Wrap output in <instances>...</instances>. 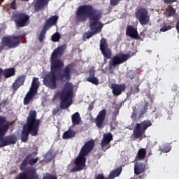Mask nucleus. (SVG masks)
Returning a JSON list of instances; mask_svg holds the SVG:
<instances>
[{"instance_id": "1", "label": "nucleus", "mask_w": 179, "mask_h": 179, "mask_svg": "<svg viewBox=\"0 0 179 179\" xmlns=\"http://www.w3.org/2000/svg\"><path fill=\"white\" fill-rule=\"evenodd\" d=\"M64 55V48L59 46L55 49L51 54L50 57V72L45 76L43 78V85L49 89H57V80H71V74L72 69L75 67V63L72 62L69 65L66 66L63 73H60L61 71L64 68V62L58 59L61 58Z\"/></svg>"}, {"instance_id": "2", "label": "nucleus", "mask_w": 179, "mask_h": 179, "mask_svg": "<svg viewBox=\"0 0 179 179\" xmlns=\"http://www.w3.org/2000/svg\"><path fill=\"white\" fill-rule=\"evenodd\" d=\"M103 16V12L100 10L93 8V6L84 4L80 6L76 12V22H86L89 19L90 29L91 32H87L84 34V38H90L92 36L101 31L103 25L100 19Z\"/></svg>"}, {"instance_id": "3", "label": "nucleus", "mask_w": 179, "mask_h": 179, "mask_svg": "<svg viewBox=\"0 0 179 179\" xmlns=\"http://www.w3.org/2000/svg\"><path fill=\"white\" fill-rule=\"evenodd\" d=\"M37 118L36 110H30L27 118V123L23 127V142H27L29 135L37 136L40 130V120Z\"/></svg>"}, {"instance_id": "4", "label": "nucleus", "mask_w": 179, "mask_h": 179, "mask_svg": "<svg viewBox=\"0 0 179 179\" xmlns=\"http://www.w3.org/2000/svg\"><path fill=\"white\" fill-rule=\"evenodd\" d=\"M94 148V140H90L85 143L81 148L78 157L74 160L76 167L70 170V173H76V171H82L86 166V156Z\"/></svg>"}, {"instance_id": "5", "label": "nucleus", "mask_w": 179, "mask_h": 179, "mask_svg": "<svg viewBox=\"0 0 179 179\" xmlns=\"http://www.w3.org/2000/svg\"><path fill=\"white\" fill-rule=\"evenodd\" d=\"M37 156V152L34 151L31 154H29L23 160V179H40L37 171L34 167H29L24 170V168L29 164V166H34L38 162L39 158ZM35 157V158H34Z\"/></svg>"}, {"instance_id": "6", "label": "nucleus", "mask_w": 179, "mask_h": 179, "mask_svg": "<svg viewBox=\"0 0 179 179\" xmlns=\"http://www.w3.org/2000/svg\"><path fill=\"white\" fill-rule=\"evenodd\" d=\"M10 122L6 120L4 116H0V148H5L9 145H15L17 138L15 135L6 136V132L9 129ZM3 136H5L3 138Z\"/></svg>"}, {"instance_id": "7", "label": "nucleus", "mask_w": 179, "mask_h": 179, "mask_svg": "<svg viewBox=\"0 0 179 179\" xmlns=\"http://www.w3.org/2000/svg\"><path fill=\"white\" fill-rule=\"evenodd\" d=\"M72 97H73V85L67 82L64 84L63 90L60 94V108L65 110L72 104Z\"/></svg>"}, {"instance_id": "8", "label": "nucleus", "mask_w": 179, "mask_h": 179, "mask_svg": "<svg viewBox=\"0 0 179 179\" xmlns=\"http://www.w3.org/2000/svg\"><path fill=\"white\" fill-rule=\"evenodd\" d=\"M136 54V52L129 51L127 53H120L113 58L108 62V71L110 73H113L114 69L118 66V65H121V64H124V62L128 61L129 58H132L134 55Z\"/></svg>"}, {"instance_id": "9", "label": "nucleus", "mask_w": 179, "mask_h": 179, "mask_svg": "<svg viewBox=\"0 0 179 179\" xmlns=\"http://www.w3.org/2000/svg\"><path fill=\"white\" fill-rule=\"evenodd\" d=\"M152 121L149 120L137 123L133 130V138L142 141V139H143V134L146 133V129H148L149 127H152Z\"/></svg>"}, {"instance_id": "10", "label": "nucleus", "mask_w": 179, "mask_h": 179, "mask_svg": "<svg viewBox=\"0 0 179 179\" xmlns=\"http://www.w3.org/2000/svg\"><path fill=\"white\" fill-rule=\"evenodd\" d=\"M1 44L2 45H0V52H2L3 47H7L9 50L16 48L20 44V36H4L1 39Z\"/></svg>"}, {"instance_id": "11", "label": "nucleus", "mask_w": 179, "mask_h": 179, "mask_svg": "<svg viewBox=\"0 0 179 179\" xmlns=\"http://www.w3.org/2000/svg\"><path fill=\"white\" fill-rule=\"evenodd\" d=\"M40 87V81H38V78L34 77L33 78L31 87L29 91L26 94L25 97L24 98V104L27 106L30 103V101L33 100L37 94V91Z\"/></svg>"}, {"instance_id": "12", "label": "nucleus", "mask_w": 179, "mask_h": 179, "mask_svg": "<svg viewBox=\"0 0 179 179\" xmlns=\"http://www.w3.org/2000/svg\"><path fill=\"white\" fill-rule=\"evenodd\" d=\"M135 17L138 20L141 26H146L150 22V15L148 9L141 7L138 8L135 13Z\"/></svg>"}, {"instance_id": "13", "label": "nucleus", "mask_w": 179, "mask_h": 179, "mask_svg": "<svg viewBox=\"0 0 179 179\" xmlns=\"http://www.w3.org/2000/svg\"><path fill=\"white\" fill-rule=\"evenodd\" d=\"M99 49L102 55H103L104 64H107V59H111V55H113V53L111 50L108 48L107 39L105 38H102L100 40Z\"/></svg>"}, {"instance_id": "14", "label": "nucleus", "mask_w": 179, "mask_h": 179, "mask_svg": "<svg viewBox=\"0 0 179 179\" xmlns=\"http://www.w3.org/2000/svg\"><path fill=\"white\" fill-rule=\"evenodd\" d=\"M149 108V102L148 101H145V104L140 110V113L138 115V109H136V107L133 108V112L131 116V120L133 121H139L141 118H142V116L145 115V113H148V108Z\"/></svg>"}, {"instance_id": "15", "label": "nucleus", "mask_w": 179, "mask_h": 179, "mask_svg": "<svg viewBox=\"0 0 179 179\" xmlns=\"http://www.w3.org/2000/svg\"><path fill=\"white\" fill-rule=\"evenodd\" d=\"M107 115V110L102 109L99 111L96 117L95 118V124L97 128H104V121H106V116Z\"/></svg>"}, {"instance_id": "16", "label": "nucleus", "mask_w": 179, "mask_h": 179, "mask_svg": "<svg viewBox=\"0 0 179 179\" xmlns=\"http://www.w3.org/2000/svg\"><path fill=\"white\" fill-rule=\"evenodd\" d=\"M110 89H112V93L113 96H120L122 94V92H125L127 85L125 84H111Z\"/></svg>"}, {"instance_id": "17", "label": "nucleus", "mask_w": 179, "mask_h": 179, "mask_svg": "<svg viewBox=\"0 0 179 179\" xmlns=\"http://www.w3.org/2000/svg\"><path fill=\"white\" fill-rule=\"evenodd\" d=\"M15 75H16V70L15 68L3 69L0 67V82L2 80V76H3L5 79H9V78H12V76H15Z\"/></svg>"}, {"instance_id": "18", "label": "nucleus", "mask_w": 179, "mask_h": 179, "mask_svg": "<svg viewBox=\"0 0 179 179\" xmlns=\"http://www.w3.org/2000/svg\"><path fill=\"white\" fill-rule=\"evenodd\" d=\"M12 19L17 27H23V13L13 12Z\"/></svg>"}, {"instance_id": "19", "label": "nucleus", "mask_w": 179, "mask_h": 179, "mask_svg": "<svg viewBox=\"0 0 179 179\" xmlns=\"http://www.w3.org/2000/svg\"><path fill=\"white\" fill-rule=\"evenodd\" d=\"M89 76L87 78V82H90V83H92V85H95L97 86L99 85V78L95 77L96 71L94 70V67H92L90 69Z\"/></svg>"}, {"instance_id": "20", "label": "nucleus", "mask_w": 179, "mask_h": 179, "mask_svg": "<svg viewBox=\"0 0 179 179\" xmlns=\"http://www.w3.org/2000/svg\"><path fill=\"white\" fill-rule=\"evenodd\" d=\"M126 34L131 37V38H135L136 40H139L141 36L138 34V30L132 27L131 25H128L126 29Z\"/></svg>"}, {"instance_id": "21", "label": "nucleus", "mask_w": 179, "mask_h": 179, "mask_svg": "<svg viewBox=\"0 0 179 179\" xmlns=\"http://www.w3.org/2000/svg\"><path fill=\"white\" fill-rule=\"evenodd\" d=\"M48 2L50 0H36L34 4L35 12H40V10L45 9V6H48Z\"/></svg>"}, {"instance_id": "22", "label": "nucleus", "mask_w": 179, "mask_h": 179, "mask_svg": "<svg viewBox=\"0 0 179 179\" xmlns=\"http://www.w3.org/2000/svg\"><path fill=\"white\" fill-rule=\"evenodd\" d=\"M58 19H59V17L58 15H52L45 22L43 25V27L48 29H51L52 26H55V24H57V22H58Z\"/></svg>"}, {"instance_id": "23", "label": "nucleus", "mask_w": 179, "mask_h": 179, "mask_svg": "<svg viewBox=\"0 0 179 179\" xmlns=\"http://www.w3.org/2000/svg\"><path fill=\"white\" fill-rule=\"evenodd\" d=\"M146 171V164L143 162H136L134 164V174L139 176Z\"/></svg>"}, {"instance_id": "24", "label": "nucleus", "mask_w": 179, "mask_h": 179, "mask_svg": "<svg viewBox=\"0 0 179 179\" xmlns=\"http://www.w3.org/2000/svg\"><path fill=\"white\" fill-rule=\"evenodd\" d=\"M113 141V134L111 133H106L103 134V137L101 142V149H104L107 145H110V142Z\"/></svg>"}, {"instance_id": "25", "label": "nucleus", "mask_w": 179, "mask_h": 179, "mask_svg": "<svg viewBox=\"0 0 179 179\" xmlns=\"http://www.w3.org/2000/svg\"><path fill=\"white\" fill-rule=\"evenodd\" d=\"M23 85V76L17 78L12 85L13 93L15 94L20 86Z\"/></svg>"}, {"instance_id": "26", "label": "nucleus", "mask_w": 179, "mask_h": 179, "mask_svg": "<svg viewBox=\"0 0 179 179\" xmlns=\"http://www.w3.org/2000/svg\"><path fill=\"white\" fill-rule=\"evenodd\" d=\"M76 136V131L69 128L67 131H64L62 135V139H72Z\"/></svg>"}, {"instance_id": "27", "label": "nucleus", "mask_w": 179, "mask_h": 179, "mask_svg": "<svg viewBox=\"0 0 179 179\" xmlns=\"http://www.w3.org/2000/svg\"><path fill=\"white\" fill-rule=\"evenodd\" d=\"M81 121L82 119L80 118V114H79L78 112H76L71 115V122L73 127L80 125Z\"/></svg>"}, {"instance_id": "28", "label": "nucleus", "mask_w": 179, "mask_h": 179, "mask_svg": "<svg viewBox=\"0 0 179 179\" xmlns=\"http://www.w3.org/2000/svg\"><path fill=\"white\" fill-rule=\"evenodd\" d=\"M122 169L117 168L112 171L108 176V179H115V177H118L121 174Z\"/></svg>"}, {"instance_id": "29", "label": "nucleus", "mask_w": 179, "mask_h": 179, "mask_svg": "<svg viewBox=\"0 0 179 179\" xmlns=\"http://www.w3.org/2000/svg\"><path fill=\"white\" fill-rule=\"evenodd\" d=\"M164 15L168 18L171 17L172 16H174V15H176V9H174L173 6H169Z\"/></svg>"}, {"instance_id": "30", "label": "nucleus", "mask_w": 179, "mask_h": 179, "mask_svg": "<svg viewBox=\"0 0 179 179\" xmlns=\"http://www.w3.org/2000/svg\"><path fill=\"white\" fill-rule=\"evenodd\" d=\"M173 29V22L169 21L168 22H164L162 27L160 29V31L164 33L168 31V30H171Z\"/></svg>"}, {"instance_id": "31", "label": "nucleus", "mask_w": 179, "mask_h": 179, "mask_svg": "<svg viewBox=\"0 0 179 179\" xmlns=\"http://www.w3.org/2000/svg\"><path fill=\"white\" fill-rule=\"evenodd\" d=\"M145 157H146V149L141 148L137 154V159L138 160H145Z\"/></svg>"}, {"instance_id": "32", "label": "nucleus", "mask_w": 179, "mask_h": 179, "mask_svg": "<svg viewBox=\"0 0 179 179\" xmlns=\"http://www.w3.org/2000/svg\"><path fill=\"white\" fill-rule=\"evenodd\" d=\"M55 157V154H54L53 150H50L45 156V159L46 162H51L52 159Z\"/></svg>"}, {"instance_id": "33", "label": "nucleus", "mask_w": 179, "mask_h": 179, "mask_svg": "<svg viewBox=\"0 0 179 179\" xmlns=\"http://www.w3.org/2000/svg\"><path fill=\"white\" fill-rule=\"evenodd\" d=\"M47 31H48V29L43 27V29L41 30L39 36L38 40L40 43H43L45 38V34L47 33Z\"/></svg>"}, {"instance_id": "34", "label": "nucleus", "mask_w": 179, "mask_h": 179, "mask_svg": "<svg viewBox=\"0 0 179 179\" xmlns=\"http://www.w3.org/2000/svg\"><path fill=\"white\" fill-rule=\"evenodd\" d=\"M30 24V17L26 13L23 14V27L29 26Z\"/></svg>"}, {"instance_id": "35", "label": "nucleus", "mask_w": 179, "mask_h": 179, "mask_svg": "<svg viewBox=\"0 0 179 179\" xmlns=\"http://www.w3.org/2000/svg\"><path fill=\"white\" fill-rule=\"evenodd\" d=\"M159 150L162 153H169L171 150V147L169 145H164L162 148H159Z\"/></svg>"}, {"instance_id": "36", "label": "nucleus", "mask_w": 179, "mask_h": 179, "mask_svg": "<svg viewBox=\"0 0 179 179\" xmlns=\"http://www.w3.org/2000/svg\"><path fill=\"white\" fill-rule=\"evenodd\" d=\"M51 40L53 43H58V41L61 40V34H59L58 32L55 33L52 36Z\"/></svg>"}, {"instance_id": "37", "label": "nucleus", "mask_w": 179, "mask_h": 179, "mask_svg": "<svg viewBox=\"0 0 179 179\" xmlns=\"http://www.w3.org/2000/svg\"><path fill=\"white\" fill-rule=\"evenodd\" d=\"M42 179H58V178H57V176H55V175H52L50 173H46L43 175Z\"/></svg>"}, {"instance_id": "38", "label": "nucleus", "mask_w": 179, "mask_h": 179, "mask_svg": "<svg viewBox=\"0 0 179 179\" xmlns=\"http://www.w3.org/2000/svg\"><path fill=\"white\" fill-rule=\"evenodd\" d=\"M131 94H136V93H139V87L135 86L134 87L131 88Z\"/></svg>"}, {"instance_id": "39", "label": "nucleus", "mask_w": 179, "mask_h": 179, "mask_svg": "<svg viewBox=\"0 0 179 179\" xmlns=\"http://www.w3.org/2000/svg\"><path fill=\"white\" fill-rule=\"evenodd\" d=\"M10 8V9H13V10H16V9H17L16 0H14L11 2Z\"/></svg>"}, {"instance_id": "40", "label": "nucleus", "mask_w": 179, "mask_h": 179, "mask_svg": "<svg viewBox=\"0 0 179 179\" xmlns=\"http://www.w3.org/2000/svg\"><path fill=\"white\" fill-rule=\"evenodd\" d=\"M94 179H108V177L106 178V177L104 176V175H103V174H101V173H99V174H97V175L95 176Z\"/></svg>"}, {"instance_id": "41", "label": "nucleus", "mask_w": 179, "mask_h": 179, "mask_svg": "<svg viewBox=\"0 0 179 179\" xmlns=\"http://www.w3.org/2000/svg\"><path fill=\"white\" fill-rule=\"evenodd\" d=\"M174 2H177V0H164V3L166 5H171V3H174Z\"/></svg>"}, {"instance_id": "42", "label": "nucleus", "mask_w": 179, "mask_h": 179, "mask_svg": "<svg viewBox=\"0 0 179 179\" xmlns=\"http://www.w3.org/2000/svg\"><path fill=\"white\" fill-rule=\"evenodd\" d=\"M120 3V0H110V5L112 6H117Z\"/></svg>"}, {"instance_id": "43", "label": "nucleus", "mask_w": 179, "mask_h": 179, "mask_svg": "<svg viewBox=\"0 0 179 179\" xmlns=\"http://www.w3.org/2000/svg\"><path fill=\"white\" fill-rule=\"evenodd\" d=\"M52 114L53 115H59V114H61V109L59 108L54 109L52 111Z\"/></svg>"}, {"instance_id": "44", "label": "nucleus", "mask_w": 179, "mask_h": 179, "mask_svg": "<svg viewBox=\"0 0 179 179\" xmlns=\"http://www.w3.org/2000/svg\"><path fill=\"white\" fill-rule=\"evenodd\" d=\"M115 127H117V122L115 121V119L113 120L110 123V127L112 129H115Z\"/></svg>"}, {"instance_id": "45", "label": "nucleus", "mask_w": 179, "mask_h": 179, "mask_svg": "<svg viewBox=\"0 0 179 179\" xmlns=\"http://www.w3.org/2000/svg\"><path fill=\"white\" fill-rule=\"evenodd\" d=\"M178 89V86H177V85H173L172 87V89H171V91L173 92V93H176L177 92Z\"/></svg>"}, {"instance_id": "46", "label": "nucleus", "mask_w": 179, "mask_h": 179, "mask_svg": "<svg viewBox=\"0 0 179 179\" xmlns=\"http://www.w3.org/2000/svg\"><path fill=\"white\" fill-rule=\"evenodd\" d=\"M1 106H3V107H5L6 106H8V99H3L1 101Z\"/></svg>"}, {"instance_id": "47", "label": "nucleus", "mask_w": 179, "mask_h": 179, "mask_svg": "<svg viewBox=\"0 0 179 179\" xmlns=\"http://www.w3.org/2000/svg\"><path fill=\"white\" fill-rule=\"evenodd\" d=\"M15 179H23V172L20 173Z\"/></svg>"}, {"instance_id": "48", "label": "nucleus", "mask_w": 179, "mask_h": 179, "mask_svg": "<svg viewBox=\"0 0 179 179\" xmlns=\"http://www.w3.org/2000/svg\"><path fill=\"white\" fill-rule=\"evenodd\" d=\"M176 30L179 34V20L176 22Z\"/></svg>"}, {"instance_id": "49", "label": "nucleus", "mask_w": 179, "mask_h": 179, "mask_svg": "<svg viewBox=\"0 0 179 179\" xmlns=\"http://www.w3.org/2000/svg\"><path fill=\"white\" fill-rule=\"evenodd\" d=\"M20 139H21V142H23V131H22L21 132Z\"/></svg>"}, {"instance_id": "50", "label": "nucleus", "mask_w": 179, "mask_h": 179, "mask_svg": "<svg viewBox=\"0 0 179 179\" xmlns=\"http://www.w3.org/2000/svg\"><path fill=\"white\" fill-rule=\"evenodd\" d=\"M20 169L21 171H23V162L21 163V164L20 166Z\"/></svg>"}, {"instance_id": "51", "label": "nucleus", "mask_w": 179, "mask_h": 179, "mask_svg": "<svg viewBox=\"0 0 179 179\" xmlns=\"http://www.w3.org/2000/svg\"><path fill=\"white\" fill-rule=\"evenodd\" d=\"M88 110H90V111H92V110H93V106L90 105L88 108Z\"/></svg>"}, {"instance_id": "52", "label": "nucleus", "mask_w": 179, "mask_h": 179, "mask_svg": "<svg viewBox=\"0 0 179 179\" xmlns=\"http://www.w3.org/2000/svg\"><path fill=\"white\" fill-rule=\"evenodd\" d=\"M129 78H130L131 80H132V79H134V77H133V76H129Z\"/></svg>"}, {"instance_id": "53", "label": "nucleus", "mask_w": 179, "mask_h": 179, "mask_svg": "<svg viewBox=\"0 0 179 179\" xmlns=\"http://www.w3.org/2000/svg\"><path fill=\"white\" fill-rule=\"evenodd\" d=\"M23 1H24L25 2H29V0H23Z\"/></svg>"}, {"instance_id": "54", "label": "nucleus", "mask_w": 179, "mask_h": 179, "mask_svg": "<svg viewBox=\"0 0 179 179\" xmlns=\"http://www.w3.org/2000/svg\"><path fill=\"white\" fill-rule=\"evenodd\" d=\"M109 148H110V146H109V147H108L106 149H109Z\"/></svg>"}, {"instance_id": "55", "label": "nucleus", "mask_w": 179, "mask_h": 179, "mask_svg": "<svg viewBox=\"0 0 179 179\" xmlns=\"http://www.w3.org/2000/svg\"><path fill=\"white\" fill-rule=\"evenodd\" d=\"M3 1V0H0V1Z\"/></svg>"}, {"instance_id": "56", "label": "nucleus", "mask_w": 179, "mask_h": 179, "mask_svg": "<svg viewBox=\"0 0 179 179\" xmlns=\"http://www.w3.org/2000/svg\"><path fill=\"white\" fill-rule=\"evenodd\" d=\"M0 31H1V28H0Z\"/></svg>"}]
</instances>
